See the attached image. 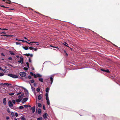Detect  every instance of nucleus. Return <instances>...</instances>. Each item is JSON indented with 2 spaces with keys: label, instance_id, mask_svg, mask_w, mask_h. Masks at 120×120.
<instances>
[{
  "label": "nucleus",
  "instance_id": "21",
  "mask_svg": "<svg viewBox=\"0 0 120 120\" xmlns=\"http://www.w3.org/2000/svg\"><path fill=\"white\" fill-rule=\"evenodd\" d=\"M41 96L40 95H39L38 97V99L39 100H40L41 99Z\"/></svg>",
  "mask_w": 120,
  "mask_h": 120
},
{
  "label": "nucleus",
  "instance_id": "47",
  "mask_svg": "<svg viewBox=\"0 0 120 120\" xmlns=\"http://www.w3.org/2000/svg\"><path fill=\"white\" fill-rule=\"evenodd\" d=\"M32 89L33 91H34L35 90V89L33 88L31 86Z\"/></svg>",
  "mask_w": 120,
  "mask_h": 120
},
{
  "label": "nucleus",
  "instance_id": "19",
  "mask_svg": "<svg viewBox=\"0 0 120 120\" xmlns=\"http://www.w3.org/2000/svg\"><path fill=\"white\" fill-rule=\"evenodd\" d=\"M24 108L23 105L20 106L19 107V108L20 109H23Z\"/></svg>",
  "mask_w": 120,
  "mask_h": 120
},
{
  "label": "nucleus",
  "instance_id": "55",
  "mask_svg": "<svg viewBox=\"0 0 120 120\" xmlns=\"http://www.w3.org/2000/svg\"><path fill=\"white\" fill-rule=\"evenodd\" d=\"M101 70L103 71H105V70L104 69H101Z\"/></svg>",
  "mask_w": 120,
  "mask_h": 120
},
{
  "label": "nucleus",
  "instance_id": "37",
  "mask_svg": "<svg viewBox=\"0 0 120 120\" xmlns=\"http://www.w3.org/2000/svg\"><path fill=\"white\" fill-rule=\"evenodd\" d=\"M30 82L31 83H33L34 82V81L33 80H30Z\"/></svg>",
  "mask_w": 120,
  "mask_h": 120
},
{
  "label": "nucleus",
  "instance_id": "20",
  "mask_svg": "<svg viewBox=\"0 0 120 120\" xmlns=\"http://www.w3.org/2000/svg\"><path fill=\"white\" fill-rule=\"evenodd\" d=\"M39 81H41V82H43V79L42 78H39Z\"/></svg>",
  "mask_w": 120,
  "mask_h": 120
},
{
  "label": "nucleus",
  "instance_id": "62",
  "mask_svg": "<svg viewBox=\"0 0 120 120\" xmlns=\"http://www.w3.org/2000/svg\"><path fill=\"white\" fill-rule=\"evenodd\" d=\"M18 62L19 63H20L21 62H22V61H21V60H19V61H18Z\"/></svg>",
  "mask_w": 120,
  "mask_h": 120
},
{
  "label": "nucleus",
  "instance_id": "35",
  "mask_svg": "<svg viewBox=\"0 0 120 120\" xmlns=\"http://www.w3.org/2000/svg\"><path fill=\"white\" fill-rule=\"evenodd\" d=\"M12 103L14 104H15V100H12Z\"/></svg>",
  "mask_w": 120,
  "mask_h": 120
},
{
  "label": "nucleus",
  "instance_id": "17",
  "mask_svg": "<svg viewBox=\"0 0 120 120\" xmlns=\"http://www.w3.org/2000/svg\"><path fill=\"white\" fill-rule=\"evenodd\" d=\"M9 52L11 55H14L15 54V53L12 51H10Z\"/></svg>",
  "mask_w": 120,
  "mask_h": 120
},
{
  "label": "nucleus",
  "instance_id": "2",
  "mask_svg": "<svg viewBox=\"0 0 120 120\" xmlns=\"http://www.w3.org/2000/svg\"><path fill=\"white\" fill-rule=\"evenodd\" d=\"M26 73L25 72H21L19 73V74L20 76L22 77H25L26 75Z\"/></svg>",
  "mask_w": 120,
  "mask_h": 120
},
{
  "label": "nucleus",
  "instance_id": "53",
  "mask_svg": "<svg viewBox=\"0 0 120 120\" xmlns=\"http://www.w3.org/2000/svg\"><path fill=\"white\" fill-rule=\"evenodd\" d=\"M4 85V83H0V86H3Z\"/></svg>",
  "mask_w": 120,
  "mask_h": 120
},
{
  "label": "nucleus",
  "instance_id": "10",
  "mask_svg": "<svg viewBox=\"0 0 120 120\" xmlns=\"http://www.w3.org/2000/svg\"><path fill=\"white\" fill-rule=\"evenodd\" d=\"M24 96V94H22L21 95L19 96H18V98H19V99L22 98V97Z\"/></svg>",
  "mask_w": 120,
  "mask_h": 120
},
{
  "label": "nucleus",
  "instance_id": "40",
  "mask_svg": "<svg viewBox=\"0 0 120 120\" xmlns=\"http://www.w3.org/2000/svg\"><path fill=\"white\" fill-rule=\"evenodd\" d=\"M26 64L27 65V67H28V68H29V63L28 62H27L26 63Z\"/></svg>",
  "mask_w": 120,
  "mask_h": 120
},
{
  "label": "nucleus",
  "instance_id": "28",
  "mask_svg": "<svg viewBox=\"0 0 120 120\" xmlns=\"http://www.w3.org/2000/svg\"><path fill=\"white\" fill-rule=\"evenodd\" d=\"M15 93H9L8 94L9 95H11V96H12L13 95H14V94Z\"/></svg>",
  "mask_w": 120,
  "mask_h": 120
},
{
  "label": "nucleus",
  "instance_id": "57",
  "mask_svg": "<svg viewBox=\"0 0 120 120\" xmlns=\"http://www.w3.org/2000/svg\"><path fill=\"white\" fill-rule=\"evenodd\" d=\"M8 59L11 60L12 59V58L11 57H10L8 58Z\"/></svg>",
  "mask_w": 120,
  "mask_h": 120
},
{
  "label": "nucleus",
  "instance_id": "38",
  "mask_svg": "<svg viewBox=\"0 0 120 120\" xmlns=\"http://www.w3.org/2000/svg\"><path fill=\"white\" fill-rule=\"evenodd\" d=\"M7 111L9 113H10V109L9 108H8L7 109Z\"/></svg>",
  "mask_w": 120,
  "mask_h": 120
},
{
  "label": "nucleus",
  "instance_id": "9",
  "mask_svg": "<svg viewBox=\"0 0 120 120\" xmlns=\"http://www.w3.org/2000/svg\"><path fill=\"white\" fill-rule=\"evenodd\" d=\"M5 2L9 4H10L11 2V1L9 0H6Z\"/></svg>",
  "mask_w": 120,
  "mask_h": 120
},
{
  "label": "nucleus",
  "instance_id": "58",
  "mask_svg": "<svg viewBox=\"0 0 120 120\" xmlns=\"http://www.w3.org/2000/svg\"><path fill=\"white\" fill-rule=\"evenodd\" d=\"M46 99L47 100H49V99L48 98V97H46Z\"/></svg>",
  "mask_w": 120,
  "mask_h": 120
},
{
  "label": "nucleus",
  "instance_id": "24",
  "mask_svg": "<svg viewBox=\"0 0 120 120\" xmlns=\"http://www.w3.org/2000/svg\"><path fill=\"white\" fill-rule=\"evenodd\" d=\"M19 40V41H22V42H26L27 43V41H24V40Z\"/></svg>",
  "mask_w": 120,
  "mask_h": 120
},
{
  "label": "nucleus",
  "instance_id": "18",
  "mask_svg": "<svg viewBox=\"0 0 120 120\" xmlns=\"http://www.w3.org/2000/svg\"><path fill=\"white\" fill-rule=\"evenodd\" d=\"M49 88L48 87H47L46 89V90H45L46 92V93L49 92Z\"/></svg>",
  "mask_w": 120,
  "mask_h": 120
},
{
  "label": "nucleus",
  "instance_id": "15",
  "mask_svg": "<svg viewBox=\"0 0 120 120\" xmlns=\"http://www.w3.org/2000/svg\"><path fill=\"white\" fill-rule=\"evenodd\" d=\"M1 35L4 36H6V37H12L13 36V35Z\"/></svg>",
  "mask_w": 120,
  "mask_h": 120
},
{
  "label": "nucleus",
  "instance_id": "36",
  "mask_svg": "<svg viewBox=\"0 0 120 120\" xmlns=\"http://www.w3.org/2000/svg\"><path fill=\"white\" fill-rule=\"evenodd\" d=\"M25 55L26 56H30V54L29 53L28 54H27L26 53V54H25Z\"/></svg>",
  "mask_w": 120,
  "mask_h": 120
},
{
  "label": "nucleus",
  "instance_id": "52",
  "mask_svg": "<svg viewBox=\"0 0 120 120\" xmlns=\"http://www.w3.org/2000/svg\"><path fill=\"white\" fill-rule=\"evenodd\" d=\"M21 92H19V93H17V94H16V95H19V94H21Z\"/></svg>",
  "mask_w": 120,
  "mask_h": 120
},
{
  "label": "nucleus",
  "instance_id": "23",
  "mask_svg": "<svg viewBox=\"0 0 120 120\" xmlns=\"http://www.w3.org/2000/svg\"><path fill=\"white\" fill-rule=\"evenodd\" d=\"M11 113L12 116L13 117H14L15 115L14 113L13 112H11Z\"/></svg>",
  "mask_w": 120,
  "mask_h": 120
},
{
  "label": "nucleus",
  "instance_id": "61",
  "mask_svg": "<svg viewBox=\"0 0 120 120\" xmlns=\"http://www.w3.org/2000/svg\"><path fill=\"white\" fill-rule=\"evenodd\" d=\"M30 56L31 57H32L33 56V55L32 54H30Z\"/></svg>",
  "mask_w": 120,
  "mask_h": 120
},
{
  "label": "nucleus",
  "instance_id": "5",
  "mask_svg": "<svg viewBox=\"0 0 120 120\" xmlns=\"http://www.w3.org/2000/svg\"><path fill=\"white\" fill-rule=\"evenodd\" d=\"M6 98H4L3 99V102L4 104L5 105L6 104Z\"/></svg>",
  "mask_w": 120,
  "mask_h": 120
},
{
  "label": "nucleus",
  "instance_id": "59",
  "mask_svg": "<svg viewBox=\"0 0 120 120\" xmlns=\"http://www.w3.org/2000/svg\"><path fill=\"white\" fill-rule=\"evenodd\" d=\"M9 119V116H7L6 117V119L7 120H8Z\"/></svg>",
  "mask_w": 120,
  "mask_h": 120
},
{
  "label": "nucleus",
  "instance_id": "12",
  "mask_svg": "<svg viewBox=\"0 0 120 120\" xmlns=\"http://www.w3.org/2000/svg\"><path fill=\"white\" fill-rule=\"evenodd\" d=\"M30 74L31 75L33 76L34 78L36 77V74H34L32 72H30Z\"/></svg>",
  "mask_w": 120,
  "mask_h": 120
},
{
  "label": "nucleus",
  "instance_id": "1",
  "mask_svg": "<svg viewBox=\"0 0 120 120\" xmlns=\"http://www.w3.org/2000/svg\"><path fill=\"white\" fill-rule=\"evenodd\" d=\"M8 75L12 78H17L18 77L17 75L12 74H8Z\"/></svg>",
  "mask_w": 120,
  "mask_h": 120
},
{
  "label": "nucleus",
  "instance_id": "8",
  "mask_svg": "<svg viewBox=\"0 0 120 120\" xmlns=\"http://www.w3.org/2000/svg\"><path fill=\"white\" fill-rule=\"evenodd\" d=\"M35 111V106H33L32 107V112L34 113Z\"/></svg>",
  "mask_w": 120,
  "mask_h": 120
},
{
  "label": "nucleus",
  "instance_id": "31",
  "mask_svg": "<svg viewBox=\"0 0 120 120\" xmlns=\"http://www.w3.org/2000/svg\"><path fill=\"white\" fill-rule=\"evenodd\" d=\"M38 106L39 107H41V104L40 103H38Z\"/></svg>",
  "mask_w": 120,
  "mask_h": 120
},
{
  "label": "nucleus",
  "instance_id": "34",
  "mask_svg": "<svg viewBox=\"0 0 120 120\" xmlns=\"http://www.w3.org/2000/svg\"><path fill=\"white\" fill-rule=\"evenodd\" d=\"M63 44L66 46H67L68 47H69L67 45H68V44L66 42H65L64 43H63Z\"/></svg>",
  "mask_w": 120,
  "mask_h": 120
},
{
  "label": "nucleus",
  "instance_id": "60",
  "mask_svg": "<svg viewBox=\"0 0 120 120\" xmlns=\"http://www.w3.org/2000/svg\"><path fill=\"white\" fill-rule=\"evenodd\" d=\"M34 51H36L37 50V48H34Z\"/></svg>",
  "mask_w": 120,
  "mask_h": 120
},
{
  "label": "nucleus",
  "instance_id": "22",
  "mask_svg": "<svg viewBox=\"0 0 120 120\" xmlns=\"http://www.w3.org/2000/svg\"><path fill=\"white\" fill-rule=\"evenodd\" d=\"M22 118H21V119L22 120H26V119L25 118L24 116H22Z\"/></svg>",
  "mask_w": 120,
  "mask_h": 120
},
{
  "label": "nucleus",
  "instance_id": "27",
  "mask_svg": "<svg viewBox=\"0 0 120 120\" xmlns=\"http://www.w3.org/2000/svg\"><path fill=\"white\" fill-rule=\"evenodd\" d=\"M42 118L41 117H40L39 118H38L37 119V120H42Z\"/></svg>",
  "mask_w": 120,
  "mask_h": 120
},
{
  "label": "nucleus",
  "instance_id": "63",
  "mask_svg": "<svg viewBox=\"0 0 120 120\" xmlns=\"http://www.w3.org/2000/svg\"><path fill=\"white\" fill-rule=\"evenodd\" d=\"M1 6V7H4V8H8L7 7H5L3 5H2V6Z\"/></svg>",
  "mask_w": 120,
  "mask_h": 120
},
{
  "label": "nucleus",
  "instance_id": "51",
  "mask_svg": "<svg viewBox=\"0 0 120 120\" xmlns=\"http://www.w3.org/2000/svg\"><path fill=\"white\" fill-rule=\"evenodd\" d=\"M48 93H46L45 94V96H46V97H48Z\"/></svg>",
  "mask_w": 120,
  "mask_h": 120
},
{
  "label": "nucleus",
  "instance_id": "39",
  "mask_svg": "<svg viewBox=\"0 0 120 120\" xmlns=\"http://www.w3.org/2000/svg\"><path fill=\"white\" fill-rule=\"evenodd\" d=\"M26 95L27 96V95H28V91L26 90Z\"/></svg>",
  "mask_w": 120,
  "mask_h": 120
},
{
  "label": "nucleus",
  "instance_id": "6",
  "mask_svg": "<svg viewBox=\"0 0 120 120\" xmlns=\"http://www.w3.org/2000/svg\"><path fill=\"white\" fill-rule=\"evenodd\" d=\"M28 100V98H23L22 101V103L23 102V103L25 102L27 100Z\"/></svg>",
  "mask_w": 120,
  "mask_h": 120
},
{
  "label": "nucleus",
  "instance_id": "13",
  "mask_svg": "<svg viewBox=\"0 0 120 120\" xmlns=\"http://www.w3.org/2000/svg\"><path fill=\"white\" fill-rule=\"evenodd\" d=\"M22 48L25 50H27L29 49V48L27 47H22Z\"/></svg>",
  "mask_w": 120,
  "mask_h": 120
},
{
  "label": "nucleus",
  "instance_id": "3",
  "mask_svg": "<svg viewBox=\"0 0 120 120\" xmlns=\"http://www.w3.org/2000/svg\"><path fill=\"white\" fill-rule=\"evenodd\" d=\"M8 104L10 108H12L13 106L12 102L10 100H9L8 102Z\"/></svg>",
  "mask_w": 120,
  "mask_h": 120
},
{
  "label": "nucleus",
  "instance_id": "44",
  "mask_svg": "<svg viewBox=\"0 0 120 120\" xmlns=\"http://www.w3.org/2000/svg\"><path fill=\"white\" fill-rule=\"evenodd\" d=\"M50 46L51 47H52L53 48H55L56 49H59V48H58V47H54V46H52L51 45H50Z\"/></svg>",
  "mask_w": 120,
  "mask_h": 120
},
{
  "label": "nucleus",
  "instance_id": "43",
  "mask_svg": "<svg viewBox=\"0 0 120 120\" xmlns=\"http://www.w3.org/2000/svg\"><path fill=\"white\" fill-rule=\"evenodd\" d=\"M105 72H107V73H109V71L108 69H107L106 70H105Z\"/></svg>",
  "mask_w": 120,
  "mask_h": 120
},
{
  "label": "nucleus",
  "instance_id": "41",
  "mask_svg": "<svg viewBox=\"0 0 120 120\" xmlns=\"http://www.w3.org/2000/svg\"><path fill=\"white\" fill-rule=\"evenodd\" d=\"M4 85L8 86L9 85V84L7 83H4Z\"/></svg>",
  "mask_w": 120,
  "mask_h": 120
},
{
  "label": "nucleus",
  "instance_id": "7",
  "mask_svg": "<svg viewBox=\"0 0 120 120\" xmlns=\"http://www.w3.org/2000/svg\"><path fill=\"white\" fill-rule=\"evenodd\" d=\"M42 77V75L39 74H37L36 75V77L35 78H37V77Z\"/></svg>",
  "mask_w": 120,
  "mask_h": 120
},
{
  "label": "nucleus",
  "instance_id": "56",
  "mask_svg": "<svg viewBox=\"0 0 120 120\" xmlns=\"http://www.w3.org/2000/svg\"><path fill=\"white\" fill-rule=\"evenodd\" d=\"M1 55H2V56H5V55H4V54L3 53H1Z\"/></svg>",
  "mask_w": 120,
  "mask_h": 120
},
{
  "label": "nucleus",
  "instance_id": "29",
  "mask_svg": "<svg viewBox=\"0 0 120 120\" xmlns=\"http://www.w3.org/2000/svg\"><path fill=\"white\" fill-rule=\"evenodd\" d=\"M34 49V48L32 47H29V49L31 50L33 49Z\"/></svg>",
  "mask_w": 120,
  "mask_h": 120
},
{
  "label": "nucleus",
  "instance_id": "14",
  "mask_svg": "<svg viewBox=\"0 0 120 120\" xmlns=\"http://www.w3.org/2000/svg\"><path fill=\"white\" fill-rule=\"evenodd\" d=\"M21 101V99H19L15 100V101L17 102H20Z\"/></svg>",
  "mask_w": 120,
  "mask_h": 120
},
{
  "label": "nucleus",
  "instance_id": "45",
  "mask_svg": "<svg viewBox=\"0 0 120 120\" xmlns=\"http://www.w3.org/2000/svg\"><path fill=\"white\" fill-rule=\"evenodd\" d=\"M27 105H23L24 107L25 108H27L28 107V106H27Z\"/></svg>",
  "mask_w": 120,
  "mask_h": 120
},
{
  "label": "nucleus",
  "instance_id": "50",
  "mask_svg": "<svg viewBox=\"0 0 120 120\" xmlns=\"http://www.w3.org/2000/svg\"><path fill=\"white\" fill-rule=\"evenodd\" d=\"M32 78L31 76L30 75H29L28 76V78L29 79H31Z\"/></svg>",
  "mask_w": 120,
  "mask_h": 120
},
{
  "label": "nucleus",
  "instance_id": "49",
  "mask_svg": "<svg viewBox=\"0 0 120 120\" xmlns=\"http://www.w3.org/2000/svg\"><path fill=\"white\" fill-rule=\"evenodd\" d=\"M32 42H30V43H29V42H27V43H28L29 44H31V45H32Z\"/></svg>",
  "mask_w": 120,
  "mask_h": 120
},
{
  "label": "nucleus",
  "instance_id": "26",
  "mask_svg": "<svg viewBox=\"0 0 120 120\" xmlns=\"http://www.w3.org/2000/svg\"><path fill=\"white\" fill-rule=\"evenodd\" d=\"M41 111L40 109H39L38 110V114H40L41 113Z\"/></svg>",
  "mask_w": 120,
  "mask_h": 120
},
{
  "label": "nucleus",
  "instance_id": "54",
  "mask_svg": "<svg viewBox=\"0 0 120 120\" xmlns=\"http://www.w3.org/2000/svg\"><path fill=\"white\" fill-rule=\"evenodd\" d=\"M15 116L16 117H17L18 116V114L17 113H15Z\"/></svg>",
  "mask_w": 120,
  "mask_h": 120
},
{
  "label": "nucleus",
  "instance_id": "33",
  "mask_svg": "<svg viewBox=\"0 0 120 120\" xmlns=\"http://www.w3.org/2000/svg\"><path fill=\"white\" fill-rule=\"evenodd\" d=\"M64 53L65 54V55H66L67 56H68V54L64 50Z\"/></svg>",
  "mask_w": 120,
  "mask_h": 120
},
{
  "label": "nucleus",
  "instance_id": "4",
  "mask_svg": "<svg viewBox=\"0 0 120 120\" xmlns=\"http://www.w3.org/2000/svg\"><path fill=\"white\" fill-rule=\"evenodd\" d=\"M50 81L49 80V81L48 82V83H50V84L51 85L52 83L53 80V78H52V77L51 76L50 77Z\"/></svg>",
  "mask_w": 120,
  "mask_h": 120
},
{
  "label": "nucleus",
  "instance_id": "30",
  "mask_svg": "<svg viewBox=\"0 0 120 120\" xmlns=\"http://www.w3.org/2000/svg\"><path fill=\"white\" fill-rule=\"evenodd\" d=\"M4 74L3 73H0V76H1L4 75Z\"/></svg>",
  "mask_w": 120,
  "mask_h": 120
},
{
  "label": "nucleus",
  "instance_id": "32",
  "mask_svg": "<svg viewBox=\"0 0 120 120\" xmlns=\"http://www.w3.org/2000/svg\"><path fill=\"white\" fill-rule=\"evenodd\" d=\"M47 104L48 105H49L50 104V102H49V100H47Z\"/></svg>",
  "mask_w": 120,
  "mask_h": 120
},
{
  "label": "nucleus",
  "instance_id": "48",
  "mask_svg": "<svg viewBox=\"0 0 120 120\" xmlns=\"http://www.w3.org/2000/svg\"><path fill=\"white\" fill-rule=\"evenodd\" d=\"M29 62H31V60L30 58V57H29Z\"/></svg>",
  "mask_w": 120,
  "mask_h": 120
},
{
  "label": "nucleus",
  "instance_id": "46",
  "mask_svg": "<svg viewBox=\"0 0 120 120\" xmlns=\"http://www.w3.org/2000/svg\"><path fill=\"white\" fill-rule=\"evenodd\" d=\"M15 43H16V44L17 45H20L21 44L20 43L17 42H16Z\"/></svg>",
  "mask_w": 120,
  "mask_h": 120
},
{
  "label": "nucleus",
  "instance_id": "25",
  "mask_svg": "<svg viewBox=\"0 0 120 120\" xmlns=\"http://www.w3.org/2000/svg\"><path fill=\"white\" fill-rule=\"evenodd\" d=\"M36 90L38 92H39L40 91V88L39 87Z\"/></svg>",
  "mask_w": 120,
  "mask_h": 120
},
{
  "label": "nucleus",
  "instance_id": "42",
  "mask_svg": "<svg viewBox=\"0 0 120 120\" xmlns=\"http://www.w3.org/2000/svg\"><path fill=\"white\" fill-rule=\"evenodd\" d=\"M23 69L25 70H27L28 69V68L26 67H24L23 68Z\"/></svg>",
  "mask_w": 120,
  "mask_h": 120
},
{
  "label": "nucleus",
  "instance_id": "16",
  "mask_svg": "<svg viewBox=\"0 0 120 120\" xmlns=\"http://www.w3.org/2000/svg\"><path fill=\"white\" fill-rule=\"evenodd\" d=\"M20 60H21L22 61V62L23 61V58L22 57H20Z\"/></svg>",
  "mask_w": 120,
  "mask_h": 120
},
{
  "label": "nucleus",
  "instance_id": "64",
  "mask_svg": "<svg viewBox=\"0 0 120 120\" xmlns=\"http://www.w3.org/2000/svg\"><path fill=\"white\" fill-rule=\"evenodd\" d=\"M43 109H44L45 110V107L44 106V105L43 107Z\"/></svg>",
  "mask_w": 120,
  "mask_h": 120
},
{
  "label": "nucleus",
  "instance_id": "11",
  "mask_svg": "<svg viewBox=\"0 0 120 120\" xmlns=\"http://www.w3.org/2000/svg\"><path fill=\"white\" fill-rule=\"evenodd\" d=\"M47 114L46 113H45L43 115V117L45 119H46L47 118Z\"/></svg>",
  "mask_w": 120,
  "mask_h": 120
}]
</instances>
